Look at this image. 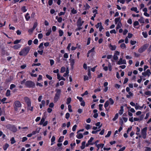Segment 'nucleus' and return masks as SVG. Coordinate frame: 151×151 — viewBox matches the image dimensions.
<instances>
[{"label": "nucleus", "instance_id": "13", "mask_svg": "<svg viewBox=\"0 0 151 151\" xmlns=\"http://www.w3.org/2000/svg\"><path fill=\"white\" fill-rule=\"evenodd\" d=\"M86 142L85 141L83 142L82 143V145L81 147V148L82 149H83L85 147Z\"/></svg>", "mask_w": 151, "mask_h": 151}, {"label": "nucleus", "instance_id": "19", "mask_svg": "<svg viewBox=\"0 0 151 151\" xmlns=\"http://www.w3.org/2000/svg\"><path fill=\"white\" fill-rule=\"evenodd\" d=\"M41 129V128H40L39 130H38V129H37L35 131H33L32 132V134L33 135L37 133H38L39 132L40 129Z\"/></svg>", "mask_w": 151, "mask_h": 151}, {"label": "nucleus", "instance_id": "35", "mask_svg": "<svg viewBox=\"0 0 151 151\" xmlns=\"http://www.w3.org/2000/svg\"><path fill=\"white\" fill-rule=\"evenodd\" d=\"M11 143L12 144H13L16 141L14 140V137H12L11 139Z\"/></svg>", "mask_w": 151, "mask_h": 151}, {"label": "nucleus", "instance_id": "61", "mask_svg": "<svg viewBox=\"0 0 151 151\" xmlns=\"http://www.w3.org/2000/svg\"><path fill=\"white\" fill-rule=\"evenodd\" d=\"M46 77L47 78H48V79H49L50 80H51L52 79V77L51 76H50L48 75H47V74L46 75Z\"/></svg>", "mask_w": 151, "mask_h": 151}, {"label": "nucleus", "instance_id": "15", "mask_svg": "<svg viewBox=\"0 0 151 151\" xmlns=\"http://www.w3.org/2000/svg\"><path fill=\"white\" fill-rule=\"evenodd\" d=\"M69 69H68V68H67L66 69V72L64 74L63 76L64 77H66V76H67L68 74L69 73Z\"/></svg>", "mask_w": 151, "mask_h": 151}, {"label": "nucleus", "instance_id": "16", "mask_svg": "<svg viewBox=\"0 0 151 151\" xmlns=\"http://www.w3.org/2000/svg\"><path fill=\"white\" fill-rule=\"evenodd\" d=\"M76 137L79 139L82 138L83 137V136L82 134H79L76 135Z\"/></svg>", "mask_w": 151, "mask_h": 151}, {"label": "nucleus", "instance_id": "56", "mask_svg": "<svg viewBox=\"0 0 151 151\" xmlns=\"http://www.w3.org/2000/svg\"><path fill=\"white\" fill-rule=\"evenodd\" d=\"M93 137H91L90 138V139L88 141V142L89 143H90L93 140Z\"/></svg>", "mask_w": 151, "mask_h": 151}, {"label": "nucleus", "instance_id": "59", "mask_svg": "<svg viewBox=\"0 0 151 151\" xmlns=\"http://www.w3.org/2000/svg\"><path fill=\"white\" fill-rule=\"evenodd\" d=\"M113 59L115 60H116L118 59V57L117 55H114L113 56Z\"/></svg>", "mask_w": 151, "mask_h": 151}, {"label": "nucleus", "instance_id": "26", "mask_svg": "<svg viewBox=\"0 0 151 151\" xmlns=\"http://www.w3.org/2000/svg\"><path fill=\"white\" fill-rule=\"evenodd\" d=\"M110 47H111L110 49L112 50H114L116 49V47L115 45H112L111 44L110 45Z\"/></svg>", "mask_w": 151, "mask_h": 151}, {"label": "nucleus", "instance_id": "3", "mask_svg": "<svg viewBox=\"0 0 151 151\" xmlns=\"http://www.w3.org/2000/svg\"><path fill=\"white\" fill-rule=\"evenodd\" d=\"M25 85L29 88H34L35 86V83L32 81H28L25 83Z\"/></svg>", "mask_w": 151, "mask_h": 151}, {"label": "nucleus", "instance_id": "37", "mask_svg": "<svg viewBox=\"0 0 151 151\" xmlns=\"http://www.w3.org/2000/svg\"><path fill=\"white\" fill-rule=\"evenodd\" d=\"M146 72L147 75L148 76H149L151 74V73L150 72V70L149 69L147 70Z\"/></svg>", "mask_w": 151, "mask_h": 151}, {"label": "nucleus", "instance_id": "14", "mask_svg": "<svg viewBox=\"0 0 151 151\" xmlns=\"http://www.w3.org/2000/svg\"><path fill=\"white\" fill-rule=\"evenodd\" d=\"M21 47V45L19 44H18L14 46L13 48L15 49H17Z\"/></svg>", "mask_w": 151, "mask_h": 151}, {"label": "nucleus", "instance_id": "9", "mask_svg": "<svg viewBox=\"0 0 151 151\" xmlns=\"http://www.w3.org/2000/svg\"><path fill=\"white\" fill-rule=\"evenodd\" d=\"M14 104L15 106L17 107H19L21 106V104L20 102L18 101H15Z\"/></svg>", "mask_w": 151, "mask_h": 151}, {"label": "nucleus", "instance_id": "17", "mask_svg": "<svg viewBox=\"0 0 151 151\" xmlns=\"http://www.w3.org/2000/svg\"><path fill=\"white\" fill-rule=\"evenodd\" d=\"M109 101H107L104 104V106L106 110V108L109 105Z\"/></svg>", "mask_w": 151, "mask_h": 151}, {"label": "nucleus", "instance_id": "50", "mask_svg": "<svg viewBox=\"0 0 151 151\" xmlns=\"http://www.w3.org/2000/svg\"><path fill=\"white\" fill-rule=\"evenodd\" d=\"M43 35L42 34H39L38 35V38L40 39H41L43 37Z\"/></svg>", "mask_w": 151, "mask_h": 151}, {"label": "nucleus", "instance_id": "58", "mask_svg": "<svg viewBox=\"0 0 151 151\" xmlns=\"http://www.w3.org/2000/svg\"><path fill=\"white\" fill-rule=\"evenodd\" d=\"M119 123L121 126H122L123 124V121L122 119H120L119 120Z\"/></svg>", "mask_w": 151, "mask_h": 151}, {"label": "nucleus", "instance_id": "57", "mask_svg": "<svg viewBox=\"0 0 151 151\" xmlns=\"http://www.w3.org/2000/svg\"><path fill=\"white\" fill-rule=\"evenodd\" d=\"M77 99H79L80 101L82 102L83 101V99L82 97H81L79 96H77Z\"/></svg>", "mask_w": 151, "mask_h": 151}, {"label": "nucleus", "instance_id": "24", "mask_svg": "<svg viewBox=\"0 0 151 151\" xmlns=\"http://www.w3.org/2000/svg\"><path fill=\"white\" fill-rule=\"evenodd\" d=\"M29 14L27 13L25 16V17L27 20L28 21L30 18V17L29 16Z\"/></svg>", "mask_w": 151, "mask_h": 151}, {"label": "nucleus", "instance_id": "42", "mask_svg": "<svg viewBox=\"0 0 151 151\" xmlns=\"http://www.w3.org/2000/svg\"><path fill=\"white\" fill-rule=\"evenodd\" d=\"M111 131H109L108 132L107 134L105 136L106 137H108L110 136V135L111 133Z\"/></svg>", "mask_w": 151, "mask_h": 151}, {"label": "nucleus", "instance_id": "28", "mask_svg": "<svg viewBox=\"0 0 151 151\" xmlns=\"http://www.w3.org/2000/svg\"><path fill=\"white\" fill-rule=\"evenodd\" d=\"M45 118H44V117H42L40 121V122L39 124L40 125H42L43 123L44 122H45Z\"/></svg>", "mask_w": 151, "mask_h": 151}, {"label": "nucleus", "instance_id": "30", "mask_svg": "<svg viewBox=\"0 0 151 151\" xmlns=\"http://www.w3.org/2000/svg\"><path fill=\"white\" fill-rule=\"evenodd\" d=\"M120 19V17H118V18H115V24H117L118 22H119V21H119Z\"/></svg>", "mask_w": 151, "mask_h": 151}, {"label": "nucleus", "instance_id": "6", "mask_svg": "<svg viewBox=\"0 0 151 151\" xmlns=\"http://www.w3.org/2000/svg\"><path fill=\"white\" fill-rule=\"evenodd\" d=\"M147 129V128L146 127L144 128L142 131L141 134L142 135V137L144 139H145L146 137Z\"/></svg>", "mask_w": 151, "mask_h": 151}, {"label": "nucleus", "instance_id": "11", "mask_svg": "<svg viewBox=\"0 0 151 151\" xmlns=\"http://www.w3.org/2000/svg\"><path fill=\"white\" fill-rule=\"evenodd\" d=\"M121 26L122 24L120 22V21L116 27L117 31V29L121 27Z\"/></svg>", "mask_w": 151, "mask_h": 151}, {"label": "nucleus", "instance_id": "64", "mask_svg": "<svg viewBox=\"0 0 151 151\" xmlns=\"http://www.w3.org/2000/svg\"><path fill=\"white\" fill-rule=\"evenodd\" d=\"M50 63L51 65L52 66L54 64V61L53 60H50Z\"/></svg>", "mask_w": 151, "mask_h": 151}, {"label": "nucleus", "instance_id": "60", "mask_svg": "<svg viewBox=\"0 0 151 151\" xmlns=\"http://www.w3.org/2000/svg\"><path fill=\"white\" fill-rule=\"evenodd\" d=\"M77 127V126L76 125H75L73 126L72 128V130L73 131H75Z\"/></svg>", "mask_w": 151, "mask_h": 151}, {"label": "nucleus", "instance_id": "38", "mask_svg": "<svg viewBox=\"0 0 151 151\" xmlns=\"http://www.w3.org/2000/svg\"><path fill=\"white\" fill-rule=\"evenodd\" d=\"M102 25L101 23V22L98 23L96 25V27L97 28H98L99 27H100Z\"/></svg>", "mask_w": 151, "mask_h": 151}, {"label": "nucleus", "instance_id": "54", "mask_svg": "<svg viewBox=\"0 0 151 151\" xmlns=\"http://www.w3.org/2000/svg\"><path fill=\"white\" fill-rule=\"evenodd\" d=\"M136 43V42L135 41H132L131 40L130 41V43L132 45H134Z\"/></svg>", "mask_w": 151, "mask_h": 151}, {"label": "nucleus", "instance_id": "39", "mask_svg": "<svg viewBox=\"0 0 151 151\" xmlns=\"http://www.w3.org/2000/svg\"><path fill=\"white\" fill-rule=\"evenodd\" d=\"M109 101H110V104H111L112 105L114 103V101L111 98H110L109 99Z\"/></svg>", "mask_w": 151, "mask_h": 151}, {"label": "nucleus", "instance_id": "31", "mask_svg": "<svg viewBox=\"0 0 151 151\" xmlns=\"http://www.w3.org/2000/svg\"><path fill=\"white\" fill-rule=\"evenodd\" d=\"M71 100V99L70 98H68L67 100L66 104H69L70 103Z\"/></svg>", "mask_w": 151, "mask_h": 151}, {"label": "nucleus", "instance_id": "36", "mask_svg": "<svg viewBox=\"0 0 151 151\" xmlns=\"http://www.w3.org/2000/svg\"><path fill=\"white\" fill-rule=\"evenodd\" d=\"M59 36H62L63 34V32L60 29L59 31Z\"/></svg>", "mask_w": 151, "mask_h": 151}, {"label": "nucleus", "instance_id": "40", "mask_svg": "<svg viewBox=\"0 0 151 151\" xmlns=\"http://www.w3.org/2000/svg\"><path fill=\"white\" fill-rule=\"evenodd\" d=\"M142 34L144 37L146 38L147 37V34L146 32H142Z\"/></svg>", "mask_w": 151, "mask_h": 151}, {"label": "nucleus", "instance_id": "48", "mask_svg": "<svg viewBox=\"0 0 151 151\" xmlns=\"http://www.w3.org/2000/svg\"><path fill=\"white\" fill-rule=\"evenodd\" d=\"M108 68L109 70V71H111V66L110 63L109 62Z\"/></svg>", "mask_w": 151, "mask_h": 151}, {"label": "nucleus", "instance_id": "51", "mask_svg": "<svg viewBox=\"0 0 151 151\" xmlns=\"http://www.w3.org/2000/svg\"><path fill=\"white\" fill-rule=\"evenodd\" d=\"M20 41L21 40H17L14 41V44H18L20 42Z\"/></svg>", "mask_w": 151, "mask_h": 151}, {"label": "nucleus", "instance_id": "8", "mask_svg": "<svg viewBox=\"0 0 151 151\" xmlns=\"http://www.w3.org/2000/svg\"><path fill=\"white\" fill-rule=\"evenodd\" d=\"M83 21H82V22H81V18H79L77 22L78 26L79 27H81L82 25L83 24Z\"/></svg>", "mask_w": 151, "mask_h": 151}, {"label": "nucleus", "instance_id": "33", "mask_svg": "<svg viewBox=\"0 0 151 151\" xmlns=\"http://www.w3.org/2000/svg\"><path fill=\"white\" fill-rule=\"evenodd\" d=\"M65 70V67H63L61 68L60 72L62 73H64Z\"/></svg>", "mask_w": 151, "mask_h": 151}, {"label": "nucleus", "instance_id": "62", "mask_svg": "<svg viewBox=\"0 0 151 151\" xmlns=\"http://www.w3.org/2000/svg\"><path fill=\"white\" fill-rule=\"evenodd\" d=\"M48 3L49 5H51L52 4V0H49Z\"/></svg>", "mask_w": 151, "mask_h": 151}, {"label": "nucleus", "instance_id": "47", "mask_svg": "<svg viewBox=\"0 0 151 151\" xmlns=\"http://www.w3.org/2000/svg\"><path fill=\"white\" fill-rule=\"evenodd\" d=\"M84 6L86 7V9H88L90 8V6L87 3L84 5Z\"/></svg>", "mask_w": 151, "mask_h": 151}, {"label": "nucleus", "instance_id": "44", "mask_svg": "<svg viewBox=\"0 0 151 151\" xmlns=\"http://www.w3.org/2000/svg\"><path fill=\"white\" fill-rule=\"evenodd\" d=\"M120 47L121 48L123 49L126 47V45L124 43H123L121 44Z\"/></svg>", "mask_w": 151, "mask_h": 151}, {"label": "nucleus", "instance_id": "55", "mask_svg": "<svg viewBox=\"0 0 151 151\" xmlns=\"http://www.w3.org/2000/svg\"><path fill=\"white\" fill-rule=\"evenodd\" d=\"M70 116V114L68 113H67L65 114V118L68 119Z\"/></svg>", "mask_w": 151, "mask_h": 151}, {"label": "nucleus", "instance_id": "18", "mask_svg": "<svg viewBox=\"0 0 151 151\" xmlns=\"http://www.w3.org/2000/svg\"><path fill=\"white\" fill-rule=\"evenodd\" d=\"M139 22L142 23H144V18L143 17H141L140 19L138 20Z\"/></svg>", "mask_w": 151, "mask_h": 151}, {"label": "nucleus", "instance_id": "45", "mask_svg": "<svg viewBox=\"0 0 151 151\" xmlns=\"http://www.w3.org/2000/svg\"><path fill=\"white\" fill-rule=\"evenodd\" d=\"M95 48V47H93L91 49L88 51V53H90L91 52H94V49Z\"/></svg>", "mask_w": 151, "mask_h": 151}, {"label": "nucleus", "instance_id": "1", "mask_svg": "<svg viewBox=\"0 0 151 151\" xmlns=\"http://www.w3.org/2000/svg\"><path fill=\"white\" fill-rule=\"evenodd\" d=\"M29 47H26L19 52V54L21 56H26L29 52Z\"/></svg>", "mask_w": 151, "mask_h": 151}, {"label": "nucleus", "instance_id": "12", "mask_svg": "<svg viewBox=\"0 0 151 151\" xmlns=\"http://www.w3.org/2000/svg\"><path fill=\"white\" fill-rule=\"evenodd\" d=\"M123 106H121V109L119 111V114L120 115H122L123 114Z\"/></svg>", "mask_w": 151, "mask_h": 151}, {"label": "nucleus", "instance_id": "52", "mask_svg": "<svg viewBox=\"0 0 151 151\" xmlns=\"http://www.w3.org/2000/svg\"><path fill=\"white\" fill-rule=\"evenodd\" d=\"M15 87V85L13 84H12L11 85L10 89H12L13 88Z\"/></svg>", "mask_w": 151, "mask_h": 151}, {"label": "nucleus", "instance_id": "7", "mask_svg": "<svg viewBox=\"0 0 151 151\" xmlns=\"http://www.w3.org/2000/svg\"><path fill=\"white\" fill-rule=\"evenodd\" d=\"M117 64L119 65L126 64V61L125 60H123L122 58H120L119 60L117 62Z\"/></svg>", "mask_w": 151, "mask_h": 151}, {"label": "nucleus", "instance_id": "34", "mask_svg": "<svg viewBox=\"0 0 151 151\" xmlns=\"http://www.w3.org/2000/svg\"><path fill=\"white\" fill-rule=\"evenodd\" d=\"M145 94L147 95H151V92L150 91H146L145 93Z\"/></svg>", "mask_w": 151, "mask_h": 151}, {"label": "nucleus", "instance_id": "20", "mask_svg": "<svg viewBox=\"0 0 151 151\" xmlns=\"http://www.w3.org/2000/svg\"><path fill=\"white\" fill-rule=\"evenodd\" d=\"M43 43H41L39 46V48L40 50H43L44 49V47L43 46Z\"/></svg>", "mask_w": 151, "mask_h": 151}, {"label": "nucleus", "instance_id": "2", "mask_svg": "<svg viewBox=\"0 0 151 151\" xmlns=\"http://www.w3.org/2000/svg\"><path fill=\"white\" fill-rule=\"evenodd\" d=\"M24 100L27 105V109L31 111H32L33 107H31V102L29 99L27 97H25Z\"/></svg>", "mask_w": 151, "mask_h": 151}, {"label": "nucleus", "instance_id": "43", "mask_svg": "<svg viewBox=\"0 0 151 151\" xmlns=\"http://www.w3.org/2000/svg\"><path fill=\"white\" fill-rule=\"evenodd\" d=\"M22 10L23 12H25L27 11V9H26L25 7L24 6H23L22 7Z\"/></svg>", "mask_w": 151, "mask_h": 151}, {"label": "nucleus", "instance_id": "5", "mask_svg": "<svg viewBox=\"0 0 151 151\" xmlns=\"http://www.w3.org/2000/svg\"><path fill=\"white\" fill-rule=\"evenodd\" d=\"M148 46V44L144 45L142 47L139 49L138 52L140 53L142 52L147 48Z\"/></svg>", "mask_w": 151, "mask_h": 151}, {"label": "nucleus", "instance_id": "63", "mask_svg": "<svg viewBox=\"0 0 151 151\" xmlns=\"http://www.w3.org/2000/svg\"><path fill=\"white\" fill-rule=\"evenodd\" d=\"M151 148L149 147H146L145 149V151H150Z\"/></svg>", "mask_w": 151, "mask_h": 151}, {"label": "nucleus", "instance_id": "22", "mask_svg": "<svg viewBox=\"0 0 151 151\" xmlns=\"http://www.w3.org/2000/svg\"><path fill=\"white\" fill-rule=\"evenodd\" d=\"M63 138H64L63 136L60 137L58 139V142L59 143L62 142L63 140Z\"/></svg>", "mask_w": 151, "mask_h": 151}, {"label": "nucleus", "instance_id": "4", "mask_svg": "<svg viewBox=\"0 0 151 151\" xmlns=\"http://www.w3.org/2000/svg\"><path fill=\"white\" fill-rule=\"evenodd\" d=\"M55 91H56V93L54 98V101H55L56 102L59 98L61 93V90L59 89H57L55 90Z\"/></svg>", "mask_w": 151, "mask_h": 151}, {"label": "nucleus", "instance_id": "10", "mask_svg": "<svg viewBox=\"0 0 151 151\" xmlns=\"http://www.w3.org/2000/svg\"><path fill=\"white\" fill-rule=\"evenodd\" d=\"M104 145L103 144H100L98 145H97V144H96V146L98 148L97 150H98L99 148L101 147L102 148L103 147Z\"/></svg>", "mask_w": 151, "mask_h": 151}, {"label": "nucleus", "instance_id": "41", "mask_svg": "<svg viewBox=\"0 0 151 151\" xmlns=\"http://www.w3.org/2000/svg\"><path fill=\"white\" fill-rule=\"evenodd\" d=\"M68 110L70 112H72V110L71 109V106L70 105H69L68 106Z\"/></svg>", "mask_w": 151, "mask_h": 151}, {"label": "nucleus", "instance_id": "32", "mask_svg": "<svg viewBox=\"0 0 151 151\" xmlns=\"http://www.w3.org/2000/svg\"><path fill=\"white\" fill-rule=\"evenodd\" d=\"M10 91L9 90H7L6 91V95L7 96H8L10 95Z\"/></svg>", "mask_w": 151, "mask_h": 151}, {"label": "nucleus", "instance_id": "23", "mask_svg": "<svg viewBox=\"0 0 151 151\" xmlns=\"http://www.w3.org/2000/svg\"><path fill=\"white\" fill-rule=\"evenodd\" d=\"M11 130L12 131L15 132L17 131V129L14 126H13L11 127Z\"/></svg>", "mask_w": 151, "mask_h": 151}, {"label": "nucleus", "instance_id": "29", "mask_svg": "<svg viewBox=\"0 0 151 151\" xmlns=\"http://www.w3.org/2000/svg\"><path fill=\"white\" fill-rule=\"evenodd\" d=\"M51 32V29H49L48 30L47 32L46 33V36H49L50 35Z\"/></svg>", "mask_w": 151, "mask_h": 151}, {"label": "nucleus", "instance_id": "53", "mask_svg": "<svg viewBox=\"0 0 151 151\" xmlns=\"http://www.w3.org/2000/svg\"><path fill=\"white\" fill-rule=\"evenodd\" d=\"M37 22H35L34 24L33 27V29H35L36 27H37Z\"/></svg>", "mask_w": 151, "mask_h": 151}, {"label": "nucleus", "instance_id": "49", "mask_svg": "<svg viewBox=\"0 0 151 151\" xmlns=\"http://www.w3.org/2000/svg\"><path fill=\"white\" fill-rule=\"evenodd\" d=\"M72 13L73 14H75L77 13V11L76 10H75L74 9H73L71 11Z\"/></svg>", "mask_w": 151, "mask_h": 151}, {"label": "nucleus", "instance_id": "46", "mask_svg": "<svg viewBox=\"0 0 151 151\" xmlns=\"http://www.w3.org/2000/svg\"><path fill=\"white\" fill-rule=\"evenodd\" d=\"M139 24V22L137 21H136L134 22L133 24L134 27H135V26L138 25Z\"/></svg>", "mask_w": 151, "mask_h": 151}, {"label": "nucleus", "instance_id": "25", "mask_svg": "<svg viewBox=\"0 0 151 151\" xmlns=\"http://www.w3.org/2000/svg\"><path fill=\"white\" fill-rule=\"evenodd\" d=\"M9 145L7 143L5 144V145L3 146V148L4 150H6L7 148L9 147Z\"/></svg>", "mask_w": 151, "mask_h": 151}, {"label": "nucleus", "instance_id": "27", "mask_svg": "<svg viewBox=\"0 0 151 151\" xmlns=\"http://www.w3.org/2000/svg\"><path fill=\"white\" fill-rule=\"evenodd\" d=\"M118 116H119V115H118V114L116 113L115 114L114 117L113 119H112L113 121H115L118 118Z\"/></svg>", "mask_w": 151, "mask_h": 151}, {"label": "nucleus", "instance_id": "21", "mask_svg": "<svg viewBox=\"0 0 151 151\" xmlns=\"http://www.w3.org/2000/svg\"><path fill=\"white\" fill-rule=\"evenodd\" d=\"M131 10L132 11H133L136 12L137 13H138L139 12V11H137V7H132L131 8Z\"/></svg>", "mask_w": 151, "mask_h": 151}]
</instances>
